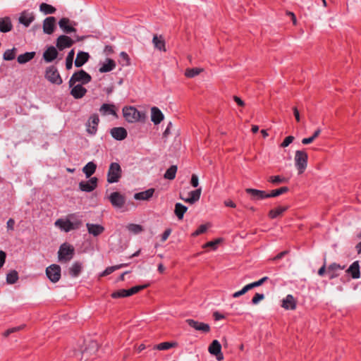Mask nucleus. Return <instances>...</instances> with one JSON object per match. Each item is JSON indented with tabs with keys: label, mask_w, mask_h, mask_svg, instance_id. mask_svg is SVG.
<instances>
[{
	"label": "nucleus",
	"mask_w": 361,
	"mask_h": 361,
	"mask_svg": "<svg viewBox=\"0 0 361 361\" xmlns=\"http://www.w3.org/2000/svg\"><path fill=\"white\" fill-rule=\"evenodd\" d=\"M82 224L81 219H76V214H69L66 219H59L55 221V226L66 233L80 228Z\"/></svg>",
	"instance_id": "f257e3e1"
},
{
	"label": "nucleus",
	"mask_w": 361,
	"mask_h": 361,
	"mask_svg": "<svg viewBox=\"0 0 361 361\" xmlns=\"http://www.w3.org/2000/svg\"><path fill=\"white\" fill-rule=\"evenodd\" d=\"M74 255V247L67 243H64L59 247L58 261L61 264H66L73 258Z\"/></svg>",
	"instance_id": "f03ea898"
},
{
	"label": "nucleus",
	"mask_w": 361,
	"mask_h": 361,
	"mask_svg": "<svg viewBox=\"0 0 361 361\" xmlns=\"http://www.w3.org/2000/svg\"><path fill=\"white\" fill-rule=\"evenodd\" d=\"M295 166L298 174L304 173L307 166L308 155L304 150H297L295 153Z\"/></svg>",
	"instance_id": "7ed1b4c3"
},
{
	"label": "nucleus",
	"mask_w": 361,
	"mask_h": 361,
	"mask_svg": "<svg viewBox=\"0 0 361 361\" xmlns=\"http://www.w3.org/2000/svg\"><path fill=\"white\" fill-rule=\"evenodd\" d=\"M122 176V169L118 162L110 164L107 172V182L109 183H118Z\"/></svg>",
	"instance_id": "20e7f679"
},
{
	"label": "nucleus",
	"mask_w": 361,
	"mask_h": 361,
	"mask_svg": "<svg viewBox=\"0 0 361 361\" xmlns=\"http://www.w3.org/2000/svg\"><path fill=\"white\" fill-rule=\"evenodd\" d=\"M123 115L127 122L135 123L139 121L144 114L140 112L135 107L130 106L123 108Z\"/></svg>",
	"instance_id": "39448f33"
},
{
	"label": "nucleus",
	"mask_w": 361,
	"mask_h": 361,
	"mask_svg": "<svg viewBox=\"0 0 361 361\" xmlns=\"http://www.w3.org/2000/svg\"><path fill=\"white\" fill-rule=\"evenodd\" d=\"M92 80L91 75L84 70H80L75 72L71 77L68 85L72 87L77 82H80L81 85H86Z\"/></svg>",
	"instance_id": "423d86ee"
},
{
	"label": "nucleus",
	"mask_w": 361,
	"mask_h": 361,
	"mask_svg": "<svg viewBox=\"0 0 361 361\" xmlns=\"http://www.w3.org/2000/svg\"><path fill=\"white\" fill-rule=\"evenodd\" d=\"M45 78L52 84L61 85L63 80L58 71V69L54 66H50L46 68Z\"/></svg>",
	"instance_id": "0eeeda50"
},
{
	"label": "nucleus",
	"mask_w": 361,
	"mask_h": 361,
	"mask_svg": "<svg viewBox=\"0 0 361 361\" xmlns=\"http://www.w3.org/2000/svg\"><path fill=\"white\" fill-rule=\"evenodd\" d=\"M46 275L52 283L58 282L61 276V269L59 265L53 264L47 267Z\"/></svg>",
	"instance_id": "6e6552de"
},
{
	"label": "nucleus",
	"mask_w": 361,
	"mask_h": 361,
	"mask_svg": "<svg viewBox=\"0 0 361 361\" xmlns=\"http://www.w3.org/2000/svg\"><path fill=\"white\" fill-rule=\"evenodd\" d=\"M35 20V15L34 12L30 10H24L19 15L18 23L24 27H28Z\"/></svg>",
	"instance_id": "1a4fd4ad"
},
{
	"label": "nucleus",
	"mask_w": 361,
	"mask_h": 361,
	"mask_svg": "<svg viewBox=\"0 0 361 361\" xmlns=\"http://www.w3.org/2000/svg\"><path fill=\"white\" fill-rule=\"evenodd\" d=\"M112 206L116 209L122 208L126 203L125 197L118 192H113L108 197Z\"/></svg>",
	"instance_id": "9d476101"
},
{
	"label": "nucleus",
	"mask_w": 361,
	"mask_h": 361,
	"mask_svg": "<svg viewBox=\"0 0 361 361\" xmlns=\"http://www.w3.org/2000/svg\"><path fill=\"white\" fill-rule=\"evenodd\" d=\"M77 23L74 21H71L68 18H62L59 21L60 28L66 34L75 32L76 29L74 27Z\"/></svg>",
	"instance_id": "9b49d317"
},
{
	"label": "nucleus",
	"mask_w": 361,
	"mask_h": 361,
	"mask_svg": "<svg viewBox=\"0 0 361 361\" xmlns=\"http://www.w3.org/2000/svg\"><path fill=\"white\" fill-rule=\"evenodd\" d=\"M99 118L97 114H92L89 118L87 123V132L91 135H94L97 131V127L99 125Z\"/></svg>",
	"instance_id": "f8f14e48"
},
{
	"label": "nucleus",
	"mask_w": 361,
	"mask_h": 361,
	"mask_svg": "<svg viewBox=\"0 0 361 361\" xmlns=\"http://www.w3.org/2000/svg\"><path fill=\"white\" fill-rule=\"evenodd\" d=\"M208 351L210 354L215 355L218 361H221L224 359V355L221 353V345L217 340H214L208 348Z\"/></svg>",
	"instance_id": "ddd939ff"
},
{
	"label": "nucleus",
	"mask_w": 361,
	"mask_h": 361,
	"mask_svg": "<svg viewBox=\"0 0 361 361\" xmlns=\"http://www.w3.org/2000/svg\"><path fill=\"white\" fill-rule=\"evenodd\" d=\"M74 43L75 41L70 37L62 35L56 39V46L60 51H62L66 48L71 47Z\"/></svg>",
	"instance_id": "4468645a"
},
{
	"label": "nucleus",
	"mask_w": 361,
	"mask_h": 361,
	"mask_svg": "<svg viewBox=\"0 0 361 361\" xmlns=\"http://www.w3.org/2000/svg\"><path fill=\"white\" fill-rule=\"evenodd\" d=\"M97 180L96 177H92L87 181H81L79 183V188L84 192H92L97 188Z\"/></svg>",
	"instance_id": "2eb2a0df"
},
{
	"label": "nucleus",
	"mask_w": 361,
	"mask_h": 361,
	"mask_svg": "<svg viewBox=\"0 0 361 361\" xmlns=\"http://www.w3.org/2000/svg\"><path fill=\"white\" fill-rule=\"evenodd\" d=\"M185 322L192 328L203 333H208L210 331V326L208 324L200 322L192 319H188Z\"/></svg>",
	"instance_id": "dca6fc26"
},
{
	"label": "nucleus",
	"mask_w": 361,
	"mask_h": 361,
	"mask_svg": "<svg viewBox=\"0 0 361 361\" xmlns=\"http://www.w3.org/2000/svg\"><path fill=\"white\" fill-rule=\"evenodd\" d=\"M245 192L250 195L251 200L254 201L269 198L268 193L264 190L253 188H246Z\"/></svg>",
	"instance_id": "f3484780"
},
{
	"label": "nucleus",
	"mask_w": 361,
	"mask_h": 361,
	"mask_svg": "<svg viewBox=\"0 0 361 361\" xmlns=\"http://www.w3.org/2000/svg\"><path fill=\"white\" fill-rule=\"evenodd\" d=\"M43 31L45 34L51 35L56 28V18L54 16L46 18L43 21Z\"/></svg>",
	"instance_id": "a211bd4d"
},
{
	"label": "nucleus",
	"mask_w": 361,
	"mask_h": 361,
	"mask_svg": "<svg viewBox=\"0 0 361 361\" xmlns=\"http://www.w3.org/2000/svg\"><path fill=\"white\" fill-rule=\"evenodd\" d=\"M111 136L116 140H123L126 138L128 133L126 128L123 127H115L111 129Z\"/></svg>",
	"instance_id": "6ab92c4d"
},
{
	"label": "nucleus",
	"mask_w": 361,
	"mask_h": 361,
	"mask_svg": "<svg viewBox=\"0 0 361 361\" xmlns=\"http://www.w3.org/2000/svg\"><path fill=\"white\" fill-rule=\"evenodd\" d=\"M87 93V89L85 88L82 85L78 84L74 85L73 86V88L71 90L70 94L75 98V99H81L82 98L85 94Z\"/></svg>",
	"instance_id": "aec40b11"
},
{
	"label": "nucleus",
	"mask_w": 361,
	"mask_h": 361,
	"mask_svg": "<svg viewBox=\"0 0 361 361\" xmlns=\"http://www.w3.org/2000/svg\"><path fill=\"white\" fill-rule=\"evenodd\" d=\"M57 56V49L53 46L48 47L43 54L44 61L48 63L53 61Z\"/></svg>",
	"instance_id": "412c9836"
},
{
	"label": "nucleus",
	"mask_w": 361,
	"mask_h": 361,
	"mask_svg": "<svg viewBox=\"0 0 361 361\" xmlns=\"http://www.w3.org/2000/svg\"><path fill=\"white\" fill-rule=\"evenodd\" d=\"M90 54L87 52L80 51L78 52L76 59L75 60V66L80 68L88 61Z\"/></svg>",
	"instance_id": "4be33fe9"
},
{
	"label": "nucleus",
	"mask_w": 361,
	"mask_h": 361,
	"mask_svg": "<svg viewBox=\"0 0 361 361\" xmlns=\"http://www.w3.org/2000/svg\"><path fill=\"white\" fill-rule=\"evenodd\" d=\"M99 111L104 116L112 115L116 118L118 117L116 106L113 104H103L99 109Z\"/></svg>",
	"instance_id": "5701e85b"
},
{
	"label": "nucleus",
	"mask_w": 361,
	"mask_h": 361,
	"mask_svg": "<svg viewBox=\"0 0 361 361\" xmlns=\"http://www.w3.org/2000/svg\"><path fill=\"white\" fill-rule=\"evenodd\" d=\"M86 226L88 233L94 237L99 235L104 231V227L99 224L87 223Z\"/></svg>",
	"instance_id": "b1692460"
},
{
	"label": "nucleus",
	"mask_w": 361,
	"mask_h": 361,
	"mask_svg": "<svg viewBox=\"0 0 361 361\" xmlns=\"http://www.w3.org/2000/svg\"><path fill=\"white\" fill-rule=\"evenodd\" d=\"M346 272L351 276L354 279H357L360 277V264L358 261H355L350 264Z\"/></svg>",
	"instance_id": "393cba45"
},
{
	"label": "nucleus",
	"mask_w": 361,
	"mask_h": 361,
	"mask_svg": "<svg viewBox=\"0 0 361 361\" xmlns=\"http://www.w3.org/2000/svg\"><path fill=\"white\" fill-rule=\"evenodd\" d=\"M164 119V114L161 110L156 106L151 109V120L155 124H159Z\"/></svg>",
	"instance_id": "a878e982"
},
{
	"label": "nucleus",
	"mask_w": 361,
	"mask_h": 361,
	"mask_svg": "<svg viewBox=\"0 0 361 361\" xmlns=\"http://www.w3.org/2000/svg\"><path fill=\"white\" fill-rule=\"evenodd\" d=\"M281 307L286 310H293L296 308V302L294 297L289 294L282 300Z\"/></svg>",
	"instance_id": "bb28decb"
},
{
	"label": "nucleus",
	"mask_w": 361,
	"mask_h": 361,
	"mask_svg": "<svg viewBox=\"0 0 361 361\" xmlns=\"http://www.w3.org/2000/svg\"><path fill=\"white\" fill-rule=\"evenodd\" d=\"M13 29V24L9 17L0 18V32H8Z\"/></svg>",
	"instance_id": "cd10ccee"
},
{
	"label": "nucleus",
	"mask_w": 361,
	"mask_h": 361,
	"mask_svg": "<svg viewBox=\"0 0 361 361\" xmlns=\"http://www.w3.org/2000/svg\"><path fill=\"white\" fill-rule=\"evenodd\" d=\"M154 189L149 188L145 191L137 192L134 195V198L137 200H149L154 195Z\"/></svg>",
	"instance_id": "c85d7f7f"
},
{
	"label": "nucleus",
	"mask_w": 361,
	"mask_h": 361,
	"mask_svg": "<svg viewBox=\"0 0 361 361\" xmlns=\"http://www.w3.org/2000/svg\"><path fill=\"white\" fill-rule=\"evenodd\" d=\"M82 270V264L80 262H75L69 268V274L73 278L78 277Z\"/></svg>",
	"instance_id": "c756f323"
},
{
	"label": "nucleus",
	"mask_w": 361,
	"mask_h": 361,
	"mask_svg": "<svg viewBox=\"0 0 361 361\" xmlns=\"http://www.w3.org/2000/svg\"><path fill=\"white\" fill-rule=\"evenodd\" d=\"M288 206H279L275 209H271L269 212L268 216L271 219H276L281 216L287 209Z\"/></svg>",
	"instance_id": "7c9ffc66"
},
{
	"label": "nucleus",
	"mask_w": 361,
	"mask_h": 361,
	"mask_svg": "<svg viewBox=\"0 0 361 361\" xmlns=\"http://www.w3.org/2000/svg\"><path fill=\"white\" fill-rule=\"evenodd\" d=\"M344 267H341L340 264L336 263H332L327 269V274L329 275V279H332L338 276L337 271L338 270L343 269Z\"/></svg>",
	"instance_id": "2f4dec72"
},
{
	"label": "nucleus",
	"mask_w": 361,
	"mask_h": 361,
	"mask_svg": "<svg viewBox=\"0 0 361 361\" xmlns=\"http://www.w3.org/2000/svg\"><path fill=\"white\" fill-rule=\"evenodd\" d=\"M116 67V63L111 59H107L106 61L99 68L100 73H107L114 70Z\"/></svg>",
	"instance_id": "473e14b6"
},
{
	"label": "nucleus",
	"mask_w": 361,
	"mask_h": 361,
	"mask_svg": "<svg viewBox=\"0 0 361 361\" xmlns=\"http://www.w3.org/2000/svg\"><path fill=\"white\" fill-rule=\"evenodd\" d=\"M188 207L180 202L175 204L174 213L179 220L183 219L184 214L187 212Z\"/></svg>",
	"instance_id": "72a5a7b5"
},
{
	"label": "nucleus",
	"mask_w": 361,
	"mask_h": 361,
	"mask_svg": "<svg viewBox=\"0 0 361 361\" xmlns=\"http://www.w3.org/2000/svg\"><path fill=\"white\" fill-rule=\"evenodd\" d=\"M35 51L25 52L23 54H20L17 58V61L19 63L24 64L31 61L35 57Z\"/></svg>",
	"instance_id": "f704fd0d"
},
{
	"label": "nucleus",
	"mask_w": 361,
	"mask_h": 361,
	"mask_svg": "<svg viewBox=\"0 0 361 361\" xmlns=\"http://www.w3.org/2000/svg\"><path fill=\"white\" fill-rule=\"evenodd\" d=\"M154 47L160 51H165V41L161 36L154 35L152 39Z\"/></svg>",
	"instance_id": "c9c22d12"
},
{
	"label": "nucleus",
	"mask_w": 361,
	"mask_h": 361,
	"mask_svg": "<svg viewBox=\"0 0 361 361\" xmlns=\"http://www.w3.org/2000/svg\"><path fill=\"white\" fill-rule=\"evenodd\" d=\"M97 169V165L92 162H88L82 169L83 173L85 174L87 178L90 177L93 173H94Z\"/></svg>",
	"instance_id": "e433bc0d"
},
{
	"label": "nucleus",
	"mask_w": 361,
	"mask_h": 361,
	"mask_svg": "<svg viewBox=\"0 0 361 361\" xmlns=\"http://www.w3.org/2000/svg\"><path fill=\"white\" fill-rule=\"evenodd\" d=\"M39 11L44 15L53 14L56 12V9L53 6L47 3H42L39 5Z\"/></svg>",
	"instance_id": "4c0bfd02"
},
{
	"label": "nucleus",
	"mask_w": 361,
	"mask_h": 361,
	"mask_svg": "<svg viewBox=\"0 0 361 361\" xmlns=\"http://www.w3.org/2000/svg\"><path fill=\"white\" fill-rule=\"evenodd\" d=\"M177 172V166L176 165L171 166L165 172L164 177L168 180H173Z\"/></svg>",
	"instance_id": "58836bf2"
},
{
	"label": "nucleus",
	"mask_w": 361,
	"mask_h": 361,
	"mask_svg": "<svg viewBox=\"0 0 361 361\" xmlns=\"http://www.w3.org/2000/svg\"><path fill=\"white\" fill-rule=\"evenodd\" d=\"M126 266H127V264H121L118 265L109 267L106 268L105 270H104L100 274V276H106L107 275H109L111 273H113L114 271L118 270V269H119L123 267H126Z\"/></svg>",
	"instance_id": "ea45409f"
},
{
	"label": "nucleus",
	"mask_w": 361,
	"mask_h": 361,
	"mask_svg": "<svg viewBox=\"0 0 361 361\" xmlns=\"http://www.w3.org/2000/svg\"><path fill=\"white\" fill-rule=\"evenodd\" d=\"M18 279V274L16 270L11 271L6 275V282L8 284H14Z\"/></svg>",
	"instance_id": "a19ab883"
},
{
	"label": "nucleus",
	"mask_w": 361,
	"mask_h": 361,
	"mask_svg": "<svg viewBox=\"0 0 361 361\" xmlns=\"http://www.w3.org/2000/svg\"><path fill=\"white\" fill-rule=\"evenodd\" d=\"M289 190V188L286 186L281 187L276 190H272L271 192L268 193V197H278L283 193L287 192Z\"/></svg>",
	"instance_id": "79ce46f5"
},
{
	"label": "nucleus",
	"mask_w": 361,
	"mask_h": 361,
	"mask_svg": "<svg viewBox=\"0 0 361 361\" xmlns=\"http://www.w3.org/2000/svg\"><path fill=\"white\" fill-rule=\"evenodd\" d=\"M268 181L274 185H279L280 183H287L288 178L281 177V176H271L269 178Z\"/></svg>",
	"instance_id": "37998d69"
},
{
	"label": "nucleus",
	"mask_w": 361,
	"mask_h": 361,
	"mask_svg": "<svg viewBox=\"0 0 361 361\" xmlns=\"http://www.w3.org/2000/svg\"><path fill=\"white\" fill-rule=\"evenodd\" d=\"M176 345V343L163 342L154 346V349L166 350Z\"/></svg>",
	"instance_id": "c03bdc74"
},
{
	"label": "nucleus",
	"mask_w": 361,
	"mask_h": 361,
	"mask_svg": "<svg viewBox=\"0 0 361 361\" xmlns=\"http://www.w3.org/2000/svg\"><path fill=\"white\" fill-rule=\"evenodd\" d=\"M202 71V69L198 68H188L185 70V75L191 78L198 75Z\"/></svg>",
	"instance_id": "a18cd8bd"
},
{
	"label": "nucleus",
	"mask_w": 361,
	"mask_h": 361,
	"mask_svg": "<svg viewBox=\"0 0 361 361\" xmlns=\"http://www.w3.org/2000/svg\"><path fill=\"white\" fill-rule=\"evenodd\" d=\"M75 55L74 49L71 50L66 59V69L70 70L73 67V61Z\"/></svg>",
	"instance_id": "49530a36"
},
{
	"label": "nucleus",
	"mask_w": 361,
	"mask_h": 361,
	"mask_svg": "<svg viewBox=\"0 0 361 361\" xmlns=\"http://www.w3.org/2000/svg\"><path fill=\"white\" fill-rule=\"evenodd\" d=\"M321 133V130L319 128L317 129L313 135L310 137H305L302 140V143L303 145H308L312 143Z\"/></svg>",
	"instance_id": "de8ad7c7"
},
{
	"label": "nucleus",
	"mask_w": 361,
	"mask_h": 361,
	"mask_svg": "<svg viewBox=\"0 0 361 361\" xmlns=\"http://www.w3.org/2000/svg\"><path fill=\"white\" fill-rule=\"evenodd\" d=\"M128 230L134 233V234H138L141 233L143 231V228L142 226L139 224H130L127 226Z\"/></svg>",
	"instance_id": "09e8293b"
},
{
	"label": "nucleus",
	"mask_w": 361,
	"mask_h": 361,
	"mask_svg": "<svg viewBox=\"0 0 361 361\" xmlns=\"http://www.w3.org/2000/svg\"><path fill=\"white\" fill-rule=\"evenodd\" d=\"M111 296L112 298H119L128 297L130 295L127 289H120L118 290L117 291L112 293Z\"/></svg>",
	"instance_id": "8fccbe9b"
},
{
	"label": "nucleus",
	"mask_w": 361,
	"mask_h": 361,
	"mask_svg": "<svg viewBox=\"0 0 361 361\" xmlns=\"http://www.w3.org/2000/svg\"><path fill=\"white\" fill-rule=\"evenodd\" d=\"M16 48H13L11 49H7L3 56V59L5 61H11L15 59L16 57Z\"/></svg>",
	"instance_id": "3c124183"
},
{
	"label": "nucleus",
	"mask_w": 361,
	"mask_h": 361,
	"mask_svg": "<svg viewBox=\"0 0 361 361\" xmlns=\"http://www.w3.org/2000/svg\"><path fill=\"white\" fill-rule=\"evenodd\" d=\"M201 192H202V189L201 188L196 189L195 190L191 191L189 193V197L191 198V200L194 203H195L196 202H197L200 200V195H201Z\"/></svg>",
	"instance_id": "603ef678"
},
{
	"label": "nucleus",
	"mask_w": 361,
	"mask_h": 361,
	"mask_svg": "<svg viewBox=\"0 0 361 361\" xmlns=\"http://www.w3.org/2000/svg\"><path fill=\"white\" fill-rule=\"evenodd\" d=\"M147 286H148L147 284L142 285V286H133V287L130 288V289H127V290L129 293V295L130 296V295H133L138 293L141 290H143L144 288H147Z\"/></svg>",
	"instance_id": "864d4df0"
},
{
	"label": "nucleus",
	"mask_w": 361,
	"mask_h": 361,
	"mask_svg": "<svg viewBox=\"0 0 361 361\" xmlns=\"http://www.w3.org/2000/svg\"><path fill=\"white\" fill-rule=\"evenodd\" d=\"M251 289H252V286H251L250 283H249V284L245 286L240 290L234 293L233 294V297L235 298H238Z\"/></svg>",
	"instance_id": "5fc2aeb1"
},
{
	"label": "nucleus",
	"mask_w": 361,
	"mask_h": 361,
	"mask_svg": "<svg viewBox=\"0 0 361 361\" xmlns=\"http://www.w3.org/2000/svg\"><path fill=\"white\" fill-rule=\"evenodd\" d=\"M24 326H25L24 325H20V326H18L10 328V329H7L6 331L4 332L3 336L4 337H8L10 334H11L13 333H15V332H17V331H18L20 330H22L24 328Z\"/></svg>",
	"instance_id": "6e6d98bb"
},
{
	"label": "nucleus",
	"mask_w": 361,
	"mask_h": 361,
	"mask_svg": "<svg viewBox=\"0 0 361 361\" xmlns=\"http://www.w3.org/2000/svg\"><path fill=\"white\" fill-rule=\"evenodd\" d=\"M207 230V226L206 224L200 225L198 228L192 233L193 236H197L202 233H204Z\"/></svg>",
	"instance_id": "4d7b16f0"
},
{
	"label": "nucleus",
	"mask_w": 361,
	"mask_h": 361,
	"mask_svg": "<svg viewBox=\"0 0 361 361\" xmlns=\"http://www.w3.org/2000/svg\"><path fill=\"white\" fill-rule=\"evenodd\" d=\"M294 139H295L294 137L292 135H289V136L286 137L284 139V140L282 142V143L280 145V147H283V148L288 147L290 143L293 142Z\"/></svg>",
	"instance_id": "13d9d810"
},
{
	"label": "nucleus",
	"mask_w": 361,
	"mask_h": 361,
	"mask_svg": "<svg viewBox=\"0 0 361 361\" xmlns=\"http://www.w3.org/2000/svg\"><path fill=\"white\" fill-rule=\"evenodd\" d=\"M269 280L268 276H264L263 278L260 279L259 280L255 281L253 283H251L250 285L252 286V288H254L255 287H258L261 285H262L264 282Z\"/></svg>",
	"instance_id": "bf43d9fd"
},
{
	"label": "nucleus",
	"mask_w": 361,
	"mask_h": 361,
	"mask_svg": "<svg viewBox=\"0 0 361 361\" xmlns=\"http://www.w3.org/2000/svg\"><path fill=\"white\" fill-rule=\"evenodd\" d=\"M264 298V295L263 293H255L254 297L252 299V303L253 305H257L259 301Z\"/></svg>",
	"instance_id": "052dcab7"
},
{
	"label": "nucleus",
	"mask_w": 361,
	"mask_h": 361,
	"mask_svg": "<svg viewBox=\"0 0 361 361\" xmlns=\"http://www.w3.org/2000/svg\"><path fill=\"white\" fill-rule=\"evenodd\" d=\"M15 220L12 218L9 219L6 223V228L8 231H13L14 230Z\"/></svg>",
	"instance_id": "680f3d73"
},
{
	"label": "nucleus",
	"mask_w": 361,
	"mask_h": 361,
	"mask_svg": "<svg viewBox=\"0 0 361 361\" xmlns=\"http://www.w3.org/2000/svg\"><path fill=\"white\" fill-rule=\"evenodd\" d=\"M190 183L192 187L197 188L199 185L198 177L196 174H192L191 176Z\"/></svg>",
	"instance_id": "e2e57ef3"
},
{
	"label": "nucleus",
	"mask_w": 361,
	"mask_h": 361,
	"mask_svg": "<svg viewBox=\"0 0 361 361\" xmlns=\"http://www.w3.org/2000/svg\"><path fill=\"white\" fill-rule=\"evenodd\" d=\"M171 233V228L166 229L161 235V240L162 242L166 241L167 240V238H169V236L170 235Z\"/></svg>",
	"instance_id": "0e129e2a"
},
{
	"label": "nucleus",
	"mask_w": 361,
	"mask_h": 361,
	"mask_svg": "<svg viewBox=\"0 0 361 361\" xmlns=\"http://www.w3.org/2000/svg\"><path fill=\"white\" fill-rule=\"evenodd\" d=\"M6 254L4 251L0 250V269L4 266L6 262Z\"/></svg>",
	"instance_id": "69168bd1"
},
{
	"label": "nucleus",
	"mask_w": 361,
	"mask_h": 361,
	"mask_svg": "<svg viewBox=\"0 0 361 361\" xmlns=\"http://www.w3.org/2000/svg\"><path fill=\"white\" fill-rule=\"evenodd\" d=\"M213 317L216 321H219L225 318L224 315L219 312H214Z\"/></svg>",
	"instance_id": "338daca9"
},
{
	"label": "nucleus",
	"mask_w": 361,
	"mask_h": 361,
	"mask_svg": "<svg viewBox=\"0 0 361 361\" xmlns=\"http://www.w3.org/2000/svg\"><path fill=\"white\" fill-rule=\"evenodd\" d=\"M288 253V251H283V252H279V254H277L274 258H273V260L274 261H277V260H279L281 259H282L286 254Z\"/></svg>",
	"instance_id": "774afa93"
}]
</instances>
